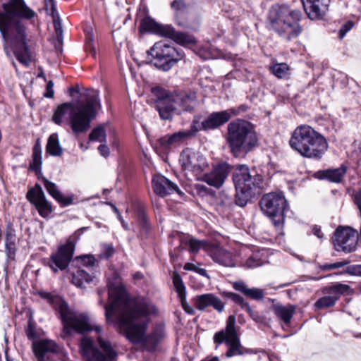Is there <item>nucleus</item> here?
<instances>
[{
    "instance_id": "nucleus-21",
    "label": "nucleus",
    "mask_w": 361,
    "mask_h": 361,
    "mask_svg": "<svg viewBox=\"0 0 361 361\" xmlns=\"http://www.w3.org/2000/svg\"><path fill=\"white\" fill-rule=\"evenodd\" d=\"M166 336L165 326L162 323L154 325L149 334H145L140 343L148 352H154L158 345L164 341Z\"/></svg>"
},
{
    "instance_id": "nucleus-50",
    "label": "nucleus",
    "mask_w": 361,
    "mask_h": 361,
    "mask_svg": "<svg viewBox=\"0 0 361 361\" xmlns=\"http://www.w3.org/2000/svg\"><path fill=\"white\" fill-rule=\"evenodd\" d=\"M202 245L203 242L197 240L195 238H190L188 240L190 250L193 253L197 252L200 247L202 246Z\"/></svg>"
},
{
    "instance_id": "nucleus-3",
    "label": "nucleus",
    "mask_w": 361,
    "mask_h": 361,
    "mask_svg": "<svg viewBox=\"0 0 361 361\" xmlns=\"http://www.w3.org/2000/svg\"><path fill=\"white\" fill-rule=\"evenodd\" d=\"M290 147L302 157L320 159L328 149L326 138L309 125L298 126L289 140Z\"/></svg>"
},
{
    "instance_id": "nucleus-18",
    "label": "nucleus",
    "mask_w": 361,
    "mask_h": 361,
    "mask_svg": "<svg viewBox=\"0 0 361 361\" xmlns=\"http://www.w3.org/2000/svg\"><path fill=\"white\" fill-rule=\"evenodd\" d=\"M26 197L35 207L42 217H48L52 212V206L39 184H35L28 190Z\"/></svg>"
},
{
    "instance_id": "nucleus-13",
    "label": "nucleus",
    "mask_w": 361,
    "mask_h": 361,
    "mask_svg": "<svg viewBox=\"0 0 361 361\" xmlns=\"http://www.w3.org/2000/svg\"><path fill=\"white\" fill-rule=\"evenodd\" d=\"M173 283L180 298L183 308L186 313L190 314H193L194 308L200 311H204L209 307L210 293L195 295L191 299L192 306H190L186 301L185 287L178 272H173Z\"/></svg>"
},
{
    "instance_id": "nucleus-11",
    "label": "nucleus",
    "mask_w": 361,
    "mask_h": 361,
    "mask_svg": "<svg viewBox=\"0 0 361 361\" xmlns=\"http://www.w3.org/2000/svg\"><path fill=\"white\" fill-rule=\"evenodd\" d=\"M147 54L157 61L155 66L164 71L169 70L183 57L181 51L161 41L156 42Z\"/></svg>"
},
{
    "instance_id": "nucleus-40",
    "label": "nucleus",
    "mask_w": 361,
    "mask_h": 361,
    "mask_svg": "<svg viewBox=\"0 0 361 361\" xmlns=\"http://www.w3.org/2000/svg\"><path fill=\"white\" fill-rule=\"evenodd\" d=\"M223 294L227 298L231 299L234 302L239 305L240 307L245 311V313L250 315L253 313L252 308L244 301L243 298L240 295L231 292H224Z\"/></svg>"
},
{
    "instance_id": "nucleus-2",
    "label": "nucleus",
    "mask_w": 361,
    "mask_h": 361,
    "mask_svg": "<svg viewBox=\"0 0 361 361\" xmlns=\"http://www.w3.org/2000/svg\"><path fill=\"white\" fill-rule=\"evenodd\" d=\"M99 107L98 94L94 93L88 96L85 101H79L76 104L66 102L59 105L53 114L52 121L57 125H61L64 121L68 122L73 133L78 135L90 129L91 121L95 118Z\"/></svg>"
},
{
    "instance_id": "nucleus-35",
    "label": "nucleus",
    "mask_w": 361,
    "mask_h": 361,
    "mask_svg": "<svg viewBox=\"0 0 361 361\" xmlns=\"http://www.w3.org/2000/svg\"><path fill=\"white\" fill-rule=\"evenodd\" d=\"M347 167L341 165V167L329 169L322 172V178L333 183H340L346 173Z\"/></svg>"
},
{
    "instance_id": "nucleus-45",
    "label": "nucleus",
    "mask_w": 361,
    "mask_h": 361,
    "mask_svg": "<svg viewBox=\"0 0 361 361\" xmlns=\"http://www.w3.org/2000/svg\"><path fill=\"white\" fill-rule=\"evenodd\" d=\"M211 307L218 313L221 314L224 310V302L213 293H210L209 307Z\"/></svg>"
},
{
    "instance_id": "nucleus-5",
    "label": "nucleus",
    "mask_w": 361,
    "mask_h": 361,
    "mask_svg": "<svg viewBox=\"0 0 361 361\" xmlns=\"http://www.w3.org/2000/svg\"><path fill=\"white\" fill-rule=\"evenodd\" d=\"M233 181L236 190L235 202L240 207L245 206L252 197L260 195L265 186L262 176L252 175L246 165L236 166Z\"/></svg>"
},
{
    "instance_id": "nucleus-7",
    "label": "nucleus",
    "mask_w": 361,
    "mask_h": 361,
    "mask_svg": "<svg viewBox=\"0 0 361 361\" xmlns=\"http://www.w3.org/2000/svg\"><path fill=\"white\" fill-rule=\"evenodd\" d=\"M197 104L196 92L191 90L164 93L156 100L155 106L164 120L172 118L176 111H192Z\"/></svg>"
},
{
    "instance_id": "nucleus-8",
    "label": "nucleus",
    "mask_w": 361,
    "mask_h": 361,
    "mask_svg": "<svg viewBox=\"0 0 361 361\" xmlns=\"http://www.w3.org/2000/svg\"><path fill=\"white\" fill-rule=\"evenodd\" d=\"M114 298V310L116 307H121L126 313H139L141 316H151L158 313L157 307L144 299L130 298L125 286L118 280L115 273Z\"/></svg>"
},
{
    "instance_id": "nucleus-29",
    "label": "nucleus",
    "mask_w": 361,
    "mask_h": 361,
    "mask_svg": "<svg viewBox=\"0 0 361 361\" xmlns=\"http://www.w3.org/2000/svg\"><path fill=\"white\" fill-rule=\"evenodd\" d=\"M209 255L214 261L221 265L226 267L234 265L231 253L221 247H212L210 249Z\"/></svg>"
},
{
    "instance_id": "nucleus-52",
    "label": "nucleus",
    "mask_w": 361,
    "mask_h": 361,
    "mask_svg": "<svg viewBox=\"0 0 361 361\" xmlns=\"http://www.w3.org/2000/svg\"><path fill=\"white\" fill-rule=\"evenodd\" d=\"M113 254V248L111 245L103 244L102 245V250L99 255L101 259H108Z\"/></svg>"
},
{
    "instance_id": "nucleus-12",
    "label": "nucleus",
    "mask_w": 361,
    "mask_h": 361,
    "mask_svg": "<svg viewBox=\"0 0 361 361\" xmlns=\"http://www.w3.org/2000/svg\"><path fill=\"white\" fill-rule=\"evenodd\" d=\"M119 329L126 338L133 344L143 341L149 323V317H119Z\"/></svg>"
},
{
    "instance_id": "nucleus-31",
    "label": "nucleus",
    "mask_w": 361,
    "mask_h": 361,
    "mask_svg": "<svg viewBox=\"0 0 361 361\" xmlns=\"http://www.w3.org/2000/svg\"><path fill=\"white\" fill-rule=\"evenodd\" d=\"M233 288L235 290L243 293L245 295L253 300H259L263 299L264 296V291L262 289L248 288L247 285L242 281L235 282L233 283Z\"/></svg>"
},
{
    "instance_id": "nucleus-23",
    "label": "nucleus",
    "mask_w": 361,
    "mask_h": 361,
    "mask_svg": "<svg viewBox=\"0 0 361 361\" xmlns=\"http://www.w3.org/2000/svg\"><path fill=\"white\" fill-rule=\"evenodd\" d=\"M331 0H302L304 10L311 20L323 18L329 10Z\"/></svg>"
},
{
    "instance_id": "nucleus-22",
    "label": "nucleus",
    "mask_w": 361,
    "mask_h": 361,
    "mask_svg": "<svg viewBox=\"0 0 361 361\" xmlns=\"http://www.w3.org/2000/svg\"><path fill=\"white\" fill-rule=\"evenodd\" d=\"M230 172V166L228 164H220L209 172L204 173L202 180L208 185L219 188L224 184Z\"/></svg>"
},
{
    "instance_id": "nucleus-56",
    "label": "nucleus",
    "mask_w": 361,
    "mask_h": 361,
    "mask_svg": "<svg viewBox=\"0 0 361 361\" xmlns=\"http://www.w3.org/2000/svg\"><path fill=\"white\" fill-rule=\"evenodd\" d=\"M233 204V202L231 198L228 197H226L225 200L222 201L221 204L219 205V209H220L221 207L223 209V212L229 211L231 206Z\"/></svg>"
},
{
    "instance_id": "nucleus-64",
    "label": "nucleus",
    "mask_w": 361,
    "mask_h": 361,
    "mask_svg": "<svg viewBox=\"0 0 361 361\" xmlns=\"http://www.w3.org/2000/svg\"><path fill=\"white\" fill-rule=\"evenodd\" d=\"M198 267H197L195 264H192V263H186L185 265H184V269L185 270H187V271H193L195 272H196L197 271V269Z\"/></svg>"
},
{
    "instance_id": "nucleus-20",
    "label": "nucleus",
    "mask_w": 361,
    "mask_h": 361,
    "mask_svg": "<svg viewBox=\"0 0 361 361\" xmlns=\"http://www.w3.org/2000/svg\"><path fill=\"white\" fill-rule=\"evenodd\" d=\"M80 350L84 361H109V358L106 354L95 345L94 341L84 337L80 341Z\"/></svg>"
},
{
    "instance_id": "nucleus-60",
    "label": "nucleus",
    "mask_w": 361,
    "mask_h": 361,
    "mask_svg": "<svg viewBox=\"0 0 361 361\" xmlns=\"http://www.w3.org/2000/svg\"><path fill=\"white\" fill-rule=\"evenodd\" d=\"M15 235L11 233H8L6 234V246L8 248H11V246L14 244L15 242Z\"/></svg>"
},
{
    "instance_id": "nucleus-6",
    "label": "nucleus",
    "mask_w": 361,
    "mask_h": 361,
    "mask_svg": "<svg viewBox=\"0 0 361 361\" xmlns=\"http://www.w3.org/2000/svg\"><path fill=\"white\" fill-rule=\"evenodd\" d=\"M300 18V11L279 5L273 6L268 16L271 28L288 40L297 37L301 32L298 23Z\"/></svg>"
},
{
    "instance_id": "nucleus-55",
    "label": "nucleus",
    "mask_w": 361,
    "mask_h": 361,
    "mask_svg": "<svg viewBox=\"0 0 361 361\" xmlns=\"http://www.w3.org/2000/svg\"><path fill=\"white\" fill-rule=\"evenodd\" d=\"M353 25L354 23L352 21H348L346 23H345L340 30V38H343L346 33L353 28Z\"/></svg>"
},
{
    "instance_id": "nucleus-27",
    "label": "nucleus",
    "mask_w": 361,
    "mask_h": 361,
    "mask_svg": "<svg viewBox=\"0 0 361 361\" xmlns=\"http://www.w3.org/2000/svg\"><path fill=\"white\" fill-rule=\"evenodd\" d=\"M194 135L195 133L192 130L189 131H179L172 135H165L159 139L158 142L164 149H166L172 146L181 143L186 138Z\"/></svg>"
},
{
    "instance_id": "nucleus-48",
    "label": "nucleus",
    "mask_w": 361,
    "mask_h": 361,
    "mask_svg": "<svg viewBox=\"0 0 361 361\" xmlns=\"http://www.w3.org/2000/svg\"><path fill=\"white\" fill-rule=\"evenodd\" d=\"M98 343L101 348L106 353V355H107L109 360H113V347L111 345L100 337L98 338Z\"/></svg>"
},
{
    "instance_id": "nucleus-36",
    "label": "nucleus",
    "mask_w": 361,
    "mask_h": 361,
    "mask_svg": "<svg viewBox=\"0 0 361 361\" xmlns=\"http://www.w3.org/2000/svg\"><path fill=\"white\" fill-rule=\"evenodd\" d=\"M47 152L54 157H60L63 154V148L61 147L58 134H51L47 141L46 146Z\"/></svg>"
},
{
    "instance_id": "nucleus-61",
    "label": "nucleus",
    "mask_w": 361,
    "mask_h": 361,
    "mask_svg": "<svg viewBox=\"0 0 361 361\" xmlns=\"http://www.w3.org/2000/svg\"><path fill=\"white\" fill-rule=\"evenodd\" d=\"M98 150L103 157H107L110 154L109 147L105 145H100L98 147Z\"/></svg>"
},
{
    "instance_id": "nucleus-42",
    "label": "nucleus",
    "mask_w": 361,
    "mask_h": 361,
    "mask_svg": "<svg viewBox=\"0 0 361 361\" xmlns=\"http://www.w3.org/2000/svg\"><path fill=\"white\" fill-rule=\"evenodd\" d=\"M329 294H333L334 295H338L343 294H351L352 290L350 286L341 283H336L326 288Z\"/></svg>"
},
{
    "instance_id": "nucleus-59",
    "label": "nucleus",
    "mask_w": 361,
    "mask_h": 361,
    "mask_svg": "<svg viewBox=\"0 0 361 361\" xmlns=\"http://www.w3.org/2000/svg\"><path fill=\"white\" fill-rule=\"evenodd\" d=\"M252 319L261 328L268 326L270 321V317H252Z\"/></svg>"
},
{
    "instance_id": "nucleus-10",
    "label": "nucleus",
    "mask_w": 361,
    "mask_h": 361,
    "mask_svg": "<svg viewBox=\"0 0 361 361\" xmlns=\"http://www.w3.org/2000/svg\"><path fill=\"white\" fill-rule=\"evenodd\" d=\"M263 212L271 217L274 226L279 229L283 223V216L286 207V200L281 192L266 194L260 200Z\"/></svg>"
},
{
    "instance_id": "nucleus-44",
    "label": "nucleus",
    "mask_w": 361,
    "mask_h": 361,
    "mask_svg": "<svg viewBox=\"0 0 361 361\" xmlns=\"http://www.w3.org/2000/svg\"><path fill=\"white\" fill-rule=\"evenodd\" d=\"M263 262L261 259L259 252L252 253L245 262H243V266L247 268H255L261 266Z\"/></svg>"
},
{
    "instance_id": "nucleus-9",
    "label": "nucleus",
    "mask_w": 361,
    "mask_h": 361,
    "mask_svg": "<svg viewBox=\"0 0 361 361\" xmlns=\"http://www.w3.org/2000/svg\"><path fill=\"white\" fill-rule=\"evenodd\" d=\"M235 317H228L225 329L216 332L214 336V342L220 345L223 343L228 347L225 353L227 358L242 355L249 352L241 345L240 335L235 326Z\"/></svg>"
},
{
    "instance_id": "nucleus-34",
    "label": "nucleus",
    "mask_w": 361,
    "mask_h": 361,
    "mask_svg": "<svg viewBox=\"0 0 361 361\" xmlns=\"http://www.w3.org/2000/svg\"><path fill=\"white\" fill-rule=\"evenodd\" d=\"M94 276L83 269H78L72 274V283L78 288H85L86 284L93 281Z\"/></svg>"
},
{
    "instance_id": "nucleus-28",
    "label": "nucleus",
    "mask_w": 361,
    "mask_h": 361,
    "mask_svg": "<svg viewBox=\"0 0 361 361\" xmlns=\"http://www.w3.org/2000/svg\"><path fill=\"white\" fill-rule=\"evenodd\" d=\"M171 7L176 12V21L178 25L183 28H194L184 13L187 7L184 0H174L171 3Z\"/></svg>"
},
{
    "instance_id": "nucleus-19",
    "label": "nucleus",
    "mask_w": 361,
    "mask_h": 361,
    "mask_svg": "<svg viewBox=\"0 0 361 361\" xmlns=\"http://www.w3.org/2000/svg\"><path fill=\"white\" fill-rule=\"evenodd\" d=\"M63 324V333L71 336L73 333L85 334L93 330L90 317H60Z\"/></svg>"
},
{
    "instance_id": "nucleus-4",
    "label": "nucleus",
    "mask_w": 361,
    "mask_h": 361,
    "mask_svg": "<svg viewBox=\"0 0 361 361\" xmlns=\"http://www.w3.org/2000/svg\"><path fill=\"white\" fill-rule=\"evenodd\" d=\"M226 142L235 157L247 154L257 145L258 139L253 126L248 121L237 119L227 126Z\"/></svg>"
},
{
    "instance_id": "nucleus-51",
    "label": "nucleus",
    "mask_w": 361,
    "mask_h": 361,
    "mask_svg": "<svg viewBox=\"0 0 361 361\" xmlns=\"http://www.w3.org/2000/svg\"><path fill=\"white\" fill-rule=\"evenodd\" d=\"M127 183V176L125 173L119 172L118 174V178L116 180V187L118 190H121L126 185Z\"/></svg>"
},
{
    "instance_id": "nucleus-26",
    "label": "nucleus",
    "mask_w": 361,
    "mask_h": 361,
    "mask_svg": "<svg viewBox=\"0 0 361 361\" xmlns=\"http://www.w3.org/2000/svg\"><path fill=\"white\" fill-rule=\"evenodd\" d=\"M139 29L141 32H151L162 37H165L166 32L171 30L170 25L159 24L149 16L141 20Z\"/></svg>"
},
{
    "instance_id": "nucleus-41",
    "label": "nucleus",
    "mask_w": 361,
    "mask_h": 361,
    "mask_svg": "<svg viewBox=\"0 0 361 361\" xmlns=\"http://www.w3.org/2000/svg\"><path fill=\"white\" fill-rule=\"evenodd\" d=\"M338 300V295L329 294V295L324 296L317 300L314 303V307L319 310L329 308L334 306Z\"/></svg>"
},
{
    "instance_id": "nucleus-39",
    "label": "nucleus",
    "mask_w": 361,
    "mask_h": 361,
    "mask_svg": "<svg viewBox=\"0 0 361 361\" xmlns=\"http://www.w3.org/2000/svg\"><path fill=\"white\" fill-rule=\"evenodd\" d=\"M293 317H277L279 324L282 329L290 334L296 333L302 328V325H296L293 320Z\"/></svg>"
},
{
    "instance_id": "nucleus-43",
    "label": "nucleus",
    "mask_w": 361,
    "mask_h": 361,
    "mask_svg": "<svg viewBox=\"0 0 361 361\" xmlns=\"http://www.w3.org/2000/svg\"><path fill=\"white\" fill-rule=\"evenodd\" d=\"M42 164V150L40 146L37 143L33 148L32 162L30 167L34 170H38Z\"/></svg>"
},
{
    "instance_id": "nucleus-16",
    "label": "nucleus",
    "mask_w": 361,
    "mask_h": 361,
    "mask_svg": "<svg viewBox=\"0 0 361 361\" xmlns=\"http://www.w3.org/2000/svg\"><path fill=\"white\" fill-rule=\"evenodd\" d=\"M179 162L183 171L192 172L195 176L200 175L208 167L204 156L189 148L181 152Z\"/></svg>"
},
{
    "instance_id": "nucleus-15",
    "label": "nucleus",
    "mask_w": 361,
    "mask_h": 361,
    "mask_svg": "<svg viewBox=\"0 0 361 361\" xmlns=\"http://www.w3.org/2000/svg\"><path fill=\"white\" fill-rule=\"evenodd\" d=\"M235 114L236 111L233 109L213 112L202 121H200L195 118L192 121L191 128L195 134L200 130H214L228 122Z\"/></svg>"
},
{
    "instance_id": "nucleus-24",
    "label": "nucleus",
    "mask_w": 361,
    "mask_h": 361,
    "mask_svg": "<svg viewBox=\"0 0 361 361\" xmlns=\"http://www.w3.org/2000/svg\"><path fill=\"white\" fill-rule=\"evenodd\" d=\"M42 298L46 300L60 316H75L73 309L68 306L67 302L59 295H52L50 293L39 292Z\"/></svg>"
},
{
    "instance_id": "nucleus-17",
    "label": "nucleus",
    "mask_w": 361,
    "mask_h": 361,
    "mask_svg": "<svg viewBox=\"0 0 361 361\" xmlns=\"http://www.w3.org/2000/svg\"><path fill=\"white\" fill-rule=\"evenodd\" d=\"M75 245L73 242L68 240L61 245L56 253L50 256L49 262V267L56 272L58 269L64 270L68 266L73 255Z\"/></svg>"
},
{
    "instance_id": "nucleus-57",
    "label": "nucleus",
    "mask_w": 361,
    "mask_h": 361,
    "mask_svg": "<svg viewBox=\"0 0 361 361\" xmlns=\"http://www.w3.org/2000/svg\"><path fill=\"white\" fill-rule=\"evenodd\" d=\"M54 82L52 80H49L47 84L46 92L44 96L47 98H52L54 97Z\"/></svg>"
},
{
    "instance_id": "nucleus-38",
    "label": "nucleus",
    "mask_w": 361,
    "mask_h": 361,
    "mask_svg": "<svg viewBox=\"0 0 361 361\" xmlns=\"http://www.w3.org/2000/svg\"><path fill=\"white\" fill-rule=\"evenodd\" d=\"M272 309L274 313L277 316H293L296 313V307L292 305H283L279 302H274Z\"/></svg>"
},
{
    "instance_id": "nucleus-32",
    "label": "nucleus",
    "mask_w": 361,
    "mask_h": 361,
    "mask_svg": "<svg viewBox=\"0 0 361 361\" xmlns=\"http://www.w3.org/2000/svg\"><path fill=\"white\" fill-rule=\"evenodd\" d=\"M169 32H166L165 37L172 39L176 43L183 46L194 44L196 43V40L192 35H187L183 32H177L175 28L171 25Z\"/></svg>"
},
{
    "instance_id": "nucleus-47",
    "label": "nucleus",
    "mask_w": 361,
    "mask_h": 361,
    "mask_svg": "<svg viewBox=\"0 0 361 361\" xmlns=\"http://www.w3.org/2000/svg\"><path fill=\"white\" fill-rule=\"evenodd\" d=\"M25 332L28 339L30 340H34L38 337V334L35 330V323L33 321V317H29Z\"/></svg>"
},
{
    "instance_id": "nucleus-37",
    "label": "nucleus",
    "mask_w": 361,
    "mask_h": 361,
    "mask_svg": "<svg viewBox=\"0 0 361 361\" xmlns=\"http://www.w3.org/2000/svg\"><path fill=\"white\" fill-rule=\"evenodd\" d=\"M269 71L278 78H286L290 75V67L286 63H276L269 67Z\"/></svg>"
},
{
    "instance_id": "nucleus-46",
    "label": "nucleus",
    "mask_w": 361,
    "mask_h": 361,
    "mask_svg": "<svg viewBox=\"0 0 361 361\" xmlns=\"http://www.w3.org/2000/svg\"><path fill=\"white\" fill-rule=\"evenodd\" d=\"M106 138V133L102 126L94 128L89 135L90 141L103 142Z\"/></svg>"
},
{
    "instance_id": "nucleus-14",
    "label": "nucleus",
    "mask_w": 361,
    "mask_h": 361,
    "mask_svg": "<svg viewBox=\"0 0 361 361\" xmlns=\"http://www.w3.org/2000/svg\"><path fill=\"white\" fill-rule=\"evenodd\" d=\"M357 239L356 230L349 226H338L334 232L333 243L336 250L350 253L355 251Z\"/></svg>"
},
{
    "instance_id": "nucleus-63",
    "label": "nucleus",
    "mask_w": 361,
    "mask_h": 361,
    "mask_svg": "<svg viewBox=\"0 0 361 361\" xmlns=\"http://www.w3.org/2000/svg\"><path fill=\"white\" fill-rule=\"evenodd\" d=\"M312 232H313L314 235H315L316 236H317L320 239H322L323 238V236H324L323 233L322 232L320 227H319L317 226H315L313 227Z\"/></svg>"
},
{
    "instance_id": "nucleus-1",
    "label": "nucleus",
    "mask_w": 361,
    "mask_h": 361,
    "mask_svg": "<svg viewBox=\"0 0 361 361\" xmlns=\"http://www.w3.org/2000/svg\"><path fill=\"white\" fill-rule=\"evenodd\" d=\"M0 10V32L4 40V51L10 56L8 44L13 45V52L18 61L29 66L30 56L25 44V27L22 20H30L36 13L24 0H10Z\"/></svg>"
},
{
    "instance_id": "nucleus-58",
    "label": "nucleus",
    "mask_w": 361,
    "mask_h": 361,
    "mask_svg": "<svg viewBox=\"0 0 361 361\" xmlns=\"http://www.w3.org/2000/svg\"><path fill=\"white\" fill-rule=\"evenodd\" d=\"M347 272L351 275L361 276V264L353 265L348 267Z\"/></svg>"
},
{
    "instance_id": "nucleus-33",
    "label": "nucleus",
    "mask_w": 361,
    "mask_h": 361,
    "mask_svg": "<svg viewBox=\"0 0 361 361\" xmlns=\"http://www.w3.org/2000/svg\"><path fill=\"white\" fill-rule=\"evenodd\" d=\"M45 6L47 12L51 11V14L53 16L56 35L59 42H61L63 30L61 22L59 21V14L56 11V6L54 0H45Z\"/></svg>"
},
{
    "instance_id": "nucleus-49",
    "label": "nucleus",
    "mask_w": 361,
    "mask_h": 361,
    "mask_svg": "<svg viewBox=\"0 0 361 361\" xmlns=\"http://www.w3.org/2000/svg\"><path fill=\"white\" fill-rule=\"evenodd\" d=\"M76 259L80 260L81 263L87 267H94L97 263V260L92 255H85L77 257Z\"/></svg>"
},
{
    "instance_id": "nucleus-30",
    "label": "nucleus",
    "mask_w": 361,
    "mask_h": 361,
    "mask_svg": "<svg viewBox=\"0 0 361 361\" xmlns=\"http://www.w3.org/2000/svg\"><path fill=\"white\" fill-rule=\"evenodd\" d=\"M42 180L48 193L52 196L59 203L63 206H66L71 204V198L63 196V195L60 192L57 185L54 183L49 181L44 177L42 178Z\"/></svg>"
},
{
    "instance_id": "nucleus-54",
    "label": "nucleus",
    "mask_w": 361,
    "mask_h": 361,
    "mask_svg": "<svg viewBox=\"0 0 361 361\" xmlns=\"http://www.w3.org/2000/svg\"><path fill=\"white\" fill-rule=\"evenodd\" d=\"M111 290L110 286H109V302L105 305V316H111L113 312V300H111Z\"/></svg>"
},
{
    "instance_id": "nucleus-62",
    "label": "nucleus",
    "mask_w": 361,
    "mask_h": 361,
    "mask_svg": "<svg viewBox=\"0 0 361 361\" xmlns=\"http://www.w3.org/2000/svg\"><path fill=\"white\" fill-rule=\"evenodd\" d=\"M114 213L116 214V216L118 218V219L119 220V221L121 222L122 226L123 227V228L125 229H128V224L125 223L124 220L123 219L121 214L119 213L118 210L117 209V208L114 206Z\"/></svg>"
},
{
    "instance_id": "nucleus-25",
    "label": "nucleus",
    "mask_w": 361,
    "mask_h": 361,
    "mask_svg": "<svg viewBox=\"0 0 361 361\" xmlns=\"http://www.w3.org/2000/svg\"><path fill=\"white\" fill-rule=\"evenodd\" d=\"M152 188L154 192L161 197L170 195L174 192L178 195L182 194L176 184L163 176H155L152 178Z\"/></svg>"
},
{
    "instance_id": "nucleus-53",
    "label": "nucleus",
    "mask_w": 361,
    "mask_h": 361,
    "mask_svg": "<svg viewBox=\"0 0 361 361\" xmlns=\"http://www.w3.org/2000/svg\"><path fill=\"white\" fill-rule=\"evenodd\" d=\"M349 263L348 261H342V262H338L335 263H331V264H326L322 265V269L323 270H331V269H336L338 268H341L346 264Z\"/></svg>"
}]
</instances>
